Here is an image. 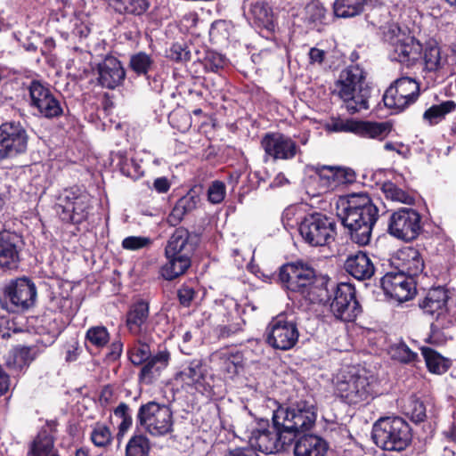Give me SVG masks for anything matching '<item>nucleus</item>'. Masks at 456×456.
<instances>
[{
	"label": "nucleus",
	"instance_id": "f03ea898",
	"mask_svg": "<svg viewBox=\"0 0 456 456\" xmlns=\"http://www.w3.org/2000/svg\"><path fill=\"white\" fill-rule=\"evenodd\" d=\"M379 210L368 193H353L341 199L337 216L350 240L365 247L370 243Z\"/></svg>",
	"mask_w": 456,
	"mask_h": 456
},
{
	"label": "nucleus",
	"instance_id": "4c0bfd02",
	"mask_svg": "<svg viewBox=\"0 0 456 456\" xmlns=\"http://www.w3.org/2000/svg\"><path fill=\"white\" fill-rule=\"evenodd\" d=\"M420 352L428 370L432 374L443 375L447 372L452 366V361L449 358L444 357L431 347L421 346Z\"/></svg>",
	"mask_w": 456,
	"mask_h": 456
},
{
	"label": "nucleus",
	"instance_id": "5fc2aeb1",
	"mask_svg": "<svg viewBox=\"0 0 456 456\" xmlns=\"http://www.w3.org/2000/svg\"><path fill=\"white\" fill-rule=\"evenodd\" d=\"M406 414L415 423L423 422L427 419V411L424 403L417 397H411Z\"/></svg>",
	"mask_w": 456,
	"mask_h": 456
},
{
	"label": "nucleus",
	"instance_id": "6e6d98bb",
	"mask_svg": "<svg viewBox=\"0 0 456 456\" xmlns=\"http://www.w3.org/2000/svg\"><path fill=\"white\" fill-rule=\"evenodd\" d=\"M308 19L315 24H325L328 10L319 1L310 3L306 7Z\"/></svg>",
	"mask_w": 456,
	"mask_h": 456
},
{
	"label": "nucleus",
	"instance_id": "6ab92c4d",
	"mask_svg": "<svg viewBox=\"0 0 456 456\" xmlns=\"http://www.w3.org/2000/svg\"><path fill=\"white\" fill-rule=\"evenodd\" d=\"M331 278L317 271L314 272L310 279L305 281L293 298H301L306 305H327L331 299Z\"/></svg>",
	"mask_w": 456,
	"mask_h": 456
},
{
	"label": "nucleus",
	"instance_id": "f3484780",
	"mask_svg": "<svg viewBox=\"0 0 456 456\" xmlns=\"http://www.w3.org/2000/svg\"><path fill=\"white\" fill-rule=\"evenodd\" d=\"M315 271L310 264L303 260L287 262L278 268L274 279L289 297L293 298L300 287Z\"/></svg>",
	"mask_w": 456,
	"mask_h": 456
},
{
	"label": "nucleus",
	"instance_id": "c03bdc74",
	"mask_svg": "<svg viewBox=\"0 0 456 456\" xmlns=\"http://www.w3.org/2000/svg\"><path fill=\"white\" fill-rule=\"evenodd\" d=\"M112 7L120 14L142 15L150 7L147 0H113Z\"/></svg>",
	"mask_w": 456,
	"mask_h": 456
},
{
	"label": "nucleus",
	"instance_id": "3c124183",
	"mask_svg": "<svg viewBox=\"0 0 456 456\" xmlns=\"http://www.w3.org/2000/svg\"><path fill=\"white\" fill-rule=\"evenodd\" d=\"M113 413L116 418L121 419L117 435L118 438H119L120 436H123L133 425L132 410L127 403L121 402L113 410Z\"/></svg>",
	"mask_w": 456,
	"mask_h": 456
},
{
	"label": "nucleus",
	"instance_id": "a878e982",
	"mask_svg": "<svg viewBox=\"0 0 456 456\" xmlns=\"http://www.w3.org/2000/svg\"><path fill=\"white\" fill-rule=\"evenodd\" d=\"M246 17L248 22L256 28L265 30L270 35L275 31L276 22L273 9L265 1L250 3Z\"/></svg>",
	"mask_w": 456,
	"mask_h": 456
},
{
	"label": "nucleus",
	"instance_id": "0e129e2a",
	"mask_svg": "<svg viewBox=\"0 0 456 456\" xmlns=\"http://www.w3.org/2000/svg\"><path fill=\"white\" fill-rule=\"evenodd\" d=\"M151 244L149 237L128 236L122 240V247L127 250H139Z\"/></svg>",
	"mask_w": 456,
	"mask_h": 456
},
{
	"label": "nucleus",
	"instance_id": "c756f323",
	"mask_svg": "<svg viewBox=\"0 0 456 456\" xmlns=\"http://www.w3.org/2000/svg\"><path fill=\"white\" fill-rule=\"evenodd\" d=\"M309 428L299 431L298 436L293 441L295 456H325L328 451V443L321 436L312 434L301 433L309 430Z\"/></svg>",
	"mask_w": 456,
	"mask_h": 456
},
{
	"label": "nucleus",
	"instance_id": "aec40b11",
	"mask_svg": "<svg viewBox=\"0 0 456 456\" xmlns=\"http://www.w3.org/2000/svg\"><path fill=\"white\" fill-rule=\"evenodd\" d=\"M265 159L289 160L294 159L300 148L290 136L279 132H268L260 141Z\"/></svg>",
	"mask_w": 456,
	"mask_h": 456
},
{
	"label": "nucleus",
	"instance_id": "473e14b6",
	"mask_svg": "<svg viewBox=\"0 0 456 456\" xmlns=\"http://www.w3.org/2000/svg\"><path fill=\"white\" fill-rule=\"evenodd\" d=\"M398 270L414 280L425 269V261L419 249L412 246L403 248L397 253Z\"/></svg>",
	"mask_w": 456,
	"mask_h": 456
},
{
	"label": "nucleus",
	"instance_id": "774afa93",
	"mask_svg": "<svg viewBox=\"0 0 456 456\" xmlns=\"http://www.w3.org/2000/svg\"><path fill=\"white\" fill-rule=\"evenodd\" d=\"M196 296L195 289L183 283L177 290V297L181 305L189 307Z\"/></svg>",
	"mask_w": 456,
	"mask_h": 456
},
{
	"label": "nucleus",
	"instance_id": "bf43d9fd",
	"mask_svg": "<svg viewBox=\"0 0 456 456\" xmlns=\"http://www.w3.org/2000/svg\"><path fill=\"white\" fill-rule=\"evenodd\" d=\"M336 166H316L314 168V174L318 175L320 183L328 190L334 189V172Z\"/></svg>",
	"mask_w": 456,
	"mask_h": 456
},
{
	"label": "nucleus",
	"instance_id": "a18cd8bd",
	"mask_svg": "<svg viewBox=\"0 0 456 456\" xmlns=\"http://www.w3.org/2000/svg\"><path fill=\"white\" fill-rule=\"evenodd\" d=\"M151 442L143 434H134L126 445V456H150Z\"/></svg>",
	"mask_w": 456,
	"mask_h": 456
},
{
	"label": "nucleus",
	"instance_id": "8fccbe9b",
	"mask_svg": "<svg viewBox=\"0 0 456 456\" xmlns=\"http://www.w3.org/2000/svg\"><path fill=\"white\" fill-rule=\"evenodd\" d=\"M381 190L386 198L393 201H398L407 205H413L415 203V197L413 195L399 188L391 181L385 182L382 184Z\"/></svg>",
	"mask_w": 456,
	"mask_h": 456
},
{
	"label": "nucleus",
	"instance_id": "f704fd0d",
	"mask_svg": "<svg viewBox=\"0 0 456 456\" xmlns=\"http://www.w3.org/2000/svg\"><path fill=\"white\" fill-rule=\"evenodd\" d=\"M390 122L354 120L353 134L362 138L383 141L392 131Z\"/></svg>",
	"mask_w": 456,
	"mask_h": 456
},
{
	"label": "nucleus",
	"instance_id": "20e7f679",
	"mask_svg": "<svg viewBox=\"0 0 456 456\" xmlns=\"http://www.w3.org/2000/svg\"><path fill=\"white\" fill-rule=\"evenodd\" d=\"M200 232L176 227L165 247L167 262L160 267L159 274L166 281L183 275L191 266V257L201 241Z\"/></svg>",
	"mask_w": 456,
	"mask_h": 456
},
{
	"label": "nucleus",
	"instance_id": "864d4df0",
	"mask_svg": "<svg viewBox=\"0 0 456 456\" xmlns=\"http://www.w3.org/2000/svg\"><path fill=\"white\" fill-rule=\"evenodd\" d=\"M200 63L203 66L206 72L217 73L224 69L225 58L216 52L209 51L206 53L204 58L200 61Z\"/></svg>",
	"mask_w": 456,
	"mask_h": 456
},
{
	"label": "nucleus",
	"instance_id": "0eeeda50",
	"mask_svg": "<svg viewBox=\"0 0 456 456\" xmlns=\"http://www.w3.org/2000/svg\"><path fill=\"white\" fill-rule=\"evenodd\" d=\"M57 213L62 223L80 225L93 215V197L83 186L64 188L57 197Z\"/></svg>",
	"mask_w": 456,
	"mask_h": 456
},
{
	"label": "nucleus",
	"instance_id": "69168bd1",
	"mask_svg": "<svg viewBox=\"0 0 456 456\" xmlns=\"http://www.w3.org/2000/svg\"><path fill=\"white\" fill-rule=\"evenodd\" d=\"M121 173L132 179H138L143 174L142 167L134 159H125L120 163Z\"/></svg>",
	"mask_w": 456,
	"mask_h": 456
},
{
	"label": "nucleus",
	"instance_id": "603ef678",
	"mask_svg": "<svg viewBox=\"0 0 456 456\" xmlns=\"http://www.w3.org/2000/svg\"><path fill=\"white\" fill-rule=\"evenodd\" d=\"M90 440L94 446L99 448H104L109 446L112 440V434L108 426L102 423L97 422L93 428L90 435Z\"/></svg>",
	"mask_w": 456,
	"mask_h": 456
},
{
	"label": "nucleus",
	"instance_id": "e2e57ef3",
	"mask_svg": "<svg viewBox=\"0 0 456 456\" xmlns=\"http://www.w3.org/2000/svg\"><path fill=\"white\" fill-rule=\"evenodd\" d=\"M225 197V184L224 182L214 181L208 190V199L213 204L221 203Z\"/></svg>",
	"mask_w": 456,
	"mask_h": 456
},
{
	"label": "nucleus",
	"instance_id": "de8ad7c7",
	"mask_svg": "<svg viewBox=\"0 0 456 456\" xmlns=\"http://www.w3.org/2000/svg\"><path fill=\"white\" fill-rule=\"evenodd\" d=\"M151 356V346L141 339H136L127 349L128 360L134 366L142 365Z\"/></svg>",
	"mask_w": 456,
	"mask_h": 456
},
{
	"label": "nucleus",
	"instance_id": "dca6fc26",
	"mask_svg": "<svg viewBox=\"0 0 456 456\" xmlns=\"http://www.w3.org/2000/svg\"><path fill=\"white\" fill-rule=\"evenodd\" d=\"M108 328L102 324L90 326L85 334V346L91 353L93 349L102 351L107 348L103 356V362L113 363L118 362L124 349L121 338H116L112 341Z\"/></svg>",
	"mask_w": 456,
	"mask_h": 456
},
{
	"label": "nucleus",
	"instance_id": "49530a36",
	"mask_svg": "<svg viewBox=\"0 0 456 456\" xmlns=\"http://www.w3.org/2000/svg\"><path fill=\"white\" fill-rule=\"evenodd\" d=\"M47 311L54 314L55 315H64L69 320L75 314L73 310V300L69 297H63L61 295L53 296L48 303Z\"/></svg>",
	"mask_w": 456,
	"mask_h": 456
},
{
	"label": "nucleus",
	"instance_id": "a211bd4d",
	"mask_svg": "<svg viewBox=\"0 0 456 456\" xmlns=\"http://www.w3.org/2000/svg\"><path fill=\"white\" fill-rule=\"evenodd\" d=\"M28 134L20 122H5L0 126V161L26 152Z\"/></svg>",
	"mask_w": 456,
	"mask_h": 456
},
{
	"label": "nucleus",
	"instance_id": "39448f33",
	"mask_svg": "<svg viewBox=\"0 0 456 456\" xmlns=\"http://www.w3.org/2000/svg\"><path fill=\"white\" fill-rule=\"evenodd\" d=\"M336 86L339 98L351 114L370 108L372 88L367 82V71L359 64H351L341 70Z\"/></svg>",
	"mask_w": 456,
	"mask_h": 456
},
{
	"label": "nucleus",
	"instance_id": "4d7b16f0",
	"mask_svg": "<svg viewBox=\"0 0 456 456\" xmlns=\"http://www.w3.org/2000/svg\"><path fill=\"white\" fill-rule=\"evenodd\" d=\"M167 57L175 62H186L191 59V52L185 44L174 43L167 52Z\"/></svg>",
	"mask_w": 456,
	"mask_h": 456
},
{
	"label": "nucleus",
	"instance_id": "cd10ccee",
	"mask_svg": "<svg viewBox=\"0 0 456 456\" xmlns=\"http://www.w3.org/2000/svg\"><path fill=\"white\" fill-rule=\"evenodd\" d=\"M150 317V304L144 299L133 303L126 314V327L133 336H142L147 332Z\"/></svg>",
	"mask_w": 456,
	"mask_h": 456
},
{
	"label": "nucleus",
	"instance_id": "412c9836",
	"mask_svg": "<svg viewBox=\"0 0 456 456\" xmlns=\"http://www.w3.org/2000/svg\"><path fill=\"white\" fill-rule=\"evenodd\" d=\"M380 286L384 293L400 303L411 299L416 292V281L403 273L388 272L380 279Z\"/></svg>",
	"mask_w": 456,
	"mask_h": 456
},
{
	"label": "nucleus",
	"instance_id": "79ce46f5",
	"mask_svg": "<svg viewBox=\"0 0 456 456\" xmlns=\"http://www.w3.org/2000/svg\"><path fill=\"white\" fill-rule=\"evenodd\" d=\"M154 64L151 55L141 51L130 56L128 67L137 77H148Z\"/></svg>",
	"mask_w": 456,
	"mask_h": 456
},
{
	"label": "nucleus",
	"instance_id": "f257e3e1",
	"mask_svg": "<svg viewBox=\"0 0 456 456\" xmlns=\"http://www.w3.org/2000/svg\"><path fill=\"white\" fill-rule=\"evenodd\" d=\"M272 419L275 432L266 428L254 429L249 437V448L265 454L288 450L299 431L315 423L316 414L312 407L305 404L291 407L280 405L273 411Z\"/></svg>",
	"mask_w": 456,
	"mask_h": 456
},
{
	"label": "nucleus",
	"instance_id": "13d9d810",
	"mask_svg": "<svg viewBox=\"0 0 456 456\" xmlns=\"http://www.w3.org/2000/svg\"><path fill=\"white\" fill-rule=\"evenodd\" d=\"M231 23L225 20H215L210 27L209 36L212 40L221 41L230 37Z\"/></svg>",
	"mask_w": 456,
	"mask_h": 456
},
{
	"label": "nucleus",
	"instance_id": "72a5a7b5",
	"mask_svg": "<svg viewBox=\"0 0 456 456\" xmlns=\"http://www.w3.org/2000/svg\"><path fill=\"white\" fill-rule=\"evenodd\" d=\"M200 202V197L197 191L193 189L190 190L175 202L167 217V223L170 226L176 227L181 224L186 215L191 213L198 208Z\"/></svg>",
	"mask_w": 456,
	"mask_h": 456
},
{
	"label": "nucleus",
	"instance_id": "bb28decb",
	"mask_svg": "<svg viewBox=\"0 0 456 456\" xmlns=\"http://www.w3.org/2000/svg\"><path fill=\"white\" fill-rule=\"evenodd\" d=\"M344 270L357 281L370 280L375 273V265L369 254L362 250L349 254L344 262Z\"/></svg>",
	"mask_w": 456,
	"mask_h": 456
},
{
	"label": "nucleus",
	"instance_id": "5701e85b",
	"mask_svg": "<svg viewBox=\"0 0 456 456\" xmlns=\"http://www.w3.org/2000/svg\"><path fill=\"white\" fill-rule=\"evenodd\" d=\"M174 379L177 384H181L183 389L192 388L202 395H208L211 392L201 360L191 361L186 367L175 374Z\"/></svg>",
	"mask_w": 456,
	"mask_h": 456
},
{
	"label": "nucleus",
	"instance_id": "680f3d73",
	"mask_svg": "<svg viewBox=\"0 0 456 456\" xmlns=\"http://www.w3.org/2000/svg\"><path fill=\"white\" fill-rule=\"evenodd\" d=\"M354 120L355 119L354 118L343 119L339 117H332L330 121L326 125L325 128L330 132H345L353 134L354 129L352 128L354 127Z\"/></svg>",
	"mask_w": 456,
	"mask_h": 456
},
{
	"label": "nucleus",
	"instance_id": "09e8293b",
	"mask_svg": "<svg viewBox=\"0 0 456 456\" xmlns=\"http://www.w3.org/2000/svg\"><path fill=\"white\" fill-rule=\"evenodd\" d=\"M389 354L392 359L403 364L419 362L418 354L413 352L403 341L391 345Z\"/></svg>",
	"mask_w": 456,
	"mask_h": 456
},
{
	"label": "nucleus",
	"instance_id": "393cba45",
	"mask_svg": "<svg viewBox=\"0 0 456 456\" xmlns=\"http://www.w3.org/2000/svg\"><path fill=\"white\" fill-rule=\"evenodd\" d=\"M21 239L9 231L0 232V270L2 272L16 270L20 262Z\"/></svg>",
	"mask_w": 456,
	"mask_h": 456
},
{
	"label": "nucleus",
	"instance_id": "58836bf2",
	"mask_svg": "<svg viewBox=\"0 0 456 456\" xmlns=\"http://www.w3.org/2000/svg\"><path fill=\"white\" fill-rule=\"evenodd\" d=\"M368 0H335L332 5L337 18L348 19L361 15Z\"/></svg>",
	"mask_w": 456,
	"mask_h": 456
},
{
	"label": "nucleus",
	"instance_id": "e433bc0d",
	"mask_svg": "<svg viewBox=\"0 0 456 456\" xmlns=\"http://www.w3.org/2000/svg\"><path fill=\"white\" fill-rule=\"evenodd\" d=\"M220 371L232 378L243 368L244 355L240 351L220 350L215 355Z\"/></svg>",
	"mask_w": 456,
	"mask_h": 456
},
{
	"label": "nucleus",
	"instance_id": "338daca9",
	"mask_svg": "<svg viewBox=\"0 0 456 456\" xmlns=\"http://www.w3.org/2000/svg\"><path fill=\"white\" fill-rule=\"evenodd\" d=\"M169 122L176 127L180 132H186L191 126V118L187 113L174 112L169 116Z\"/></svg>",
	"mask_w": 456,
	"mask_h": 456
},
{
	"label": "nucleus",
	"instance_id": "423d86ee",
	"mask_svg": "<svg viewBox=\"0 0 456 456\" xmlns=\"http://www.w3.org/2000/svg\"><path fill=\"white\" fill-rule=\"evenodd\" d=\"M371 439L383 451L403 452L412 441V430L402 417H381L372 426Z\"/></svg>",
	"mask_w": 456,
	"mask_h": 456
},
{
	"label": "nucleus",
	"instance_id": "7ed1b4c3",
	"mask_svg": "<svg viewBox=\"0 0 456 456\" xmlns=\"http://www.w3.org/2000/svg\"><path fill=\"white\" fill-rule=\"evenodd\" d=\"M333 384L334 395L348 405L368 403L379 395L378 379L359 366L339 370Z\"/></svg>",
	"mask_w": 456,
	"mask_h": 456
},
{
	"label": "nucleus",
	"instance_id": "2eb2a0df",
	"mask_svg": "<svg viewBox=\"0 0 456 456\" xmlns=\"http://www.w3.org/2000/svg\"><path fill=\"white\" fill-rule=\"evenodd\" d=\"M37 288L28 277L11 281L4 289L0 304L10 313H19L28 309L35 303Z\"/></svg>",
	"mask_w": 456,
	"mask_h": 456
},
{
	"label": "nucleus",
	"instance_id": "c9c22d12",
	"mask_svg": "<svg viewBox=\"0 0 456 456\" xmlns=\"http://www.w3.org/2000/svg\"><path fill=\"white\" fill-rule=\"evenodd\" d=\"M422 46L420 61L423 63V69L427 72H436L442 69L446 62V57L442 56L438 43L429 39Z\"/></svg>",
	"mask_w": 456,
	"mask_h": 456
},
{
	"label": "nucleus",
	"instance_id": "a19ab883",
	"mask_svg": "<svg viewBox=\"0 0 456 456\" xmlns=\"http://www.w3.org/2000/svg\"><path fill=\"white\" fill-rule=\"evenodd\" d=\"M41 350L37 345L17 346L13 349V364L19 370L28 368L40 354Z\"/></svg>",
	"mask_w": 456,
	"mask_h": 456
},
{
	"label": "nucleus",
	"instance_id": "c85d7f7f",
	"mask_svg": "<svg viewBox=\"0 0 456 456\" xmlns=\"http://www.w3.org/2000/svg\"><path fill=\"white\" fill-rule=\"evenodd\" d=\"M449 291L444 287H433L428 290L425 297L419 300V307L424 314L436 317L448 313Z\"/></svg>",
	"mask_w": 456,
	"mask_h": 456
},
{
	"label": "nucleus",
	"instance_id": "1a4fd4ad",
	"mask_svg": "<svg viewBox=\"0 0 456 456\" xmlns=\"http://www.w3.org/2000/svg\"><path fill=\"white\" fill-rule=\"evenodd\" d=\"M303 241L311 247L329 246L337 236L336 223L327 215L314 211L297 222Z\"/></svg>",
	"mask_w": 456,
	"mask_h": 456
},
{
	"label": "nucleus",
	"instance_id": "7c9ffc66",
	"mask_svg": "<svg viewBox=\"0 0 456 456\" xmlns=\"http://www.w3.org/2000/svg\"><path fill=\"white\" fill-rule=\"evenodd\" d=\"M170 354L168 351H159L150 359L144 362L138 373V381L140 384L151 385L158 380L162 371L168 366Z\"/></svg>",
	"mask_w": 456,
	"mask_h": 456
},
{
	"label": "nucleus",
	"instance_id": "f8f14e48",
	"mask_svg": "<svg viewBox=\"0 0 456 456\" xmlns=\"http://www.w3.org/2000/svg\"><path fill=\"white\" fill-rule=\"evenodd\" d=\"M424 231L421 214L412 208L402 207L391 213L387 223V232L404 242H411Z\"/></svg>",
	"mask_w": 456,
	"mask_h": 456
},
{
	"label": "nucleus",
	"instance_id": "37998d69",
	"mask_svg": "<svg viewBox=\"0 0 456 456\" xmlns=\"http://www.w3.org/2000/svg\"><path fill=\"white\" fill-rule=\"evenodd\" d=\"M65 322L61 315L45 313L41 318V328L48 335L49 345L53 344L65 328Z\"/></svg>",
	"mask_w": 456,
	"mask_h": 456
},
{
	"label": "nucleus",
	"instance_id": "ddd939ff",
	"mask_svg": "<svg viewBox=\"0 0 456 456\" xmlns=\"http://www.w3.org/2000/svg\"><path fill=\"white\" fill-rule=\"evenodd\" d=\"M331 299L330 303V312L336 319L352 322L362 314V308L356 297L354 285L349 282H340L336 286L330 284Z\"/></svg>",
	"mask_w": 456,
	"mask_h": 456
},
{
	"label": "nucleus",
	"instance_id": "b1692460",
	"mask_svg": "<svg viewBox=\"0 0 456 456\" xmlns=\"http://www.w3.org/2000/svg\"><path fill=\"white\" fill-rule=\"evenodd\" d=\"M97 83L103 88L113 90L121 86L126 78V70L122 62L115 56L107 54L97 64Z\"/></svg>",
	"mask_w": 456,
	"mask_h": 456
},
{
	"label": "nucleus",
	"instance_id": "ea45409f",
	"mask_svg": "<svg viewBox=\"0 0 456 456\" xmlns=\"http://www.w3.org/2000/svg\"><path fill=\"white\" fill-rule=\"evenodd\" d=\"M455 110L456 102L452 100H446L428 108L424 111L422 118L430 126H435L444 119L448 114L453 113Z\"/></svg>",
	"mask_w": 456,
	"mask_h": 456
},
{
	"label": "nucleus",
	"instance_id": "9d476101",
	"mask_svg": "<svg viewBox=\"0 0 456 456\" xmlns=\"http://www.w3.org/2000/svg\"><path fill=\"white\" fill-rule=\"evenodd\" d=\"M136 425L152 436H167L173 431V411L165 403L149 401L140 405L136 414Z\"/></svg>",
	"mask_w": 456,
	"mask_h": 456
},
{
	"label": "nucleus",
	"instance_id": "052dcab7",
	"mask_svg": "<svg viewBox=\"0 0 456 456\" xmlns=\"http://www.w3.org/2000/svg\"><path fill=\"white\" fill-rule=\"evenodd\" d=\"M356 181V174L354 169L345 167H335L334 189L339 185L353 183Z\"/></svg>",
	"mask_w": 456,
	"mask_h": 456
},
{
	"label": "nucleus",
	"instance_id": "6e6552de",
	"mask_svg": "<svg viewBox=\"0 0 456 456\" xmlns=\"http://www.w3.org/2000/svg\"><path fill=\"white\" fill-rule=\"evenodd\" d=\"M28 94V106L46 119L62 117L69 107L61 94L53 91L52 86L43 80L31 79L23 84Z\"/></svg>",
	"mask_w": 456,
	"mask_h": 456
},
{
	"label": "nucleus",
	"instance_id": "4be33fe9",
	"mask_svg": "<svg viewBox=\"0 0 456 456\" xmlns=\"http://www.w3.org/2000/svg\"><path fill=\"white\" fill-rule=\"evenodd\" d=\"M59 422L48 419L28 444V456H61L55 448Z\"/></svg>",
	"mask_w": 456,
	"mask_h": 456
},
{
	"label": "nucleus",
	"instance_id": "9b49d317",
	"mask_svg": "<svg viewBox=\"0 0 456 456\" xmlns=\"http://www.w3.org/2000/svg\"><path fill=\"white\" fill-rule=\"evenodd\" d=\"M419 96V82L410 77H401L386 89L382 101L394 113H402L412 106Z\"/></svg>",
	"mask_w": 456,
	"mask_h": 456
},
{
	"label": "nucleus",
	"instance_id": "2f4dec72",
	"mask_svg": "<svg viewBox=\"0 0 456 456\" xmlns=\"http://www.w3.org/2000/svg\"><path fill=\"white\" fill-rule=\"evenodd\" d=\"M422 44L413 37L403 36L393 48V59L407 68L413 67L421 58Z\"/></svg>",
	"mask_w": 456,
	"mask_h": 456
},
{
	"label": "nucleus",
	"instance_id": "4468645a",
	"mask_svg": "<svg viewBox=\"0 0 456 456\" xmlns=\"http://www.w3.org/2000/svg\"><path fill=\"white\" fill-rule=\"evenodd\" d=\"M299 331L297 322L287 314L281 313L273 317L265 328V340L271 347L287 351L298 341Z\"/></svg>",
	"mask_w": 456,
	"mask_h": 456
}]
</instances>
